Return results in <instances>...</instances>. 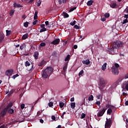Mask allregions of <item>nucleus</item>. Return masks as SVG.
<instances>
[{
	"mask_svg": "<svg viewBox=\"0 0 128 128\" xmlns=\"http://www.w3.org/2000/svg\"><path fill=\"white\" fill-rule=\"evenodd\" d=\"M102 94H98L96 96V98H98V100H100V98H102Z\"/></svg>",
	"mask_w": 128,
	"mask_h": 128,
	"instance_id": "obj_42",
	"label": "nucleus"
},
{
	"mask_svg": "<svg viewBox=\"0 0 128 128\" xmlns=\"http://www.w3.org/2000/svg\"><path fill=\"white\" fill-rule=\"evenodd\" d=\"M24 48V44L20 46V50H22Z\"/></svg>",
	"mask_w": 128,
	"mask_h": 128,
	"instance_id": "obj_51",
	"label": "nucleus"
},
{
	"mask_svg": "<svg viewBox=\"0 0 128 128\" xmlns=\"http://www.w3.org/2000/svg\"><path fill=\"white\" fill-rule=\"evenodd\" d=\"M54 98H52L49 100L48 106H50V108H52V106H54Z\"/></svg>",
	"mask_w": 128,
	"mask_h": 128,
	"instance_id": "obj_9",
	"label": "nucleus"
},
{
	"mask_svg": "<svg viewBox=\"0 0 128 128\" xmlns=\"http://www.w3.org/2000/svg\"><path fill=\"white\" fill-rule=\"evenodd\" d=\"M34 2V0H30L28 4H32V2Z\"/></svg>",
	"mask_w": 128,
	"mask_h": 128,
	"instance_id": "obj_63",
	"label": "nucleus"
},
{
	"mask_svg": "<svg viewBox=\"0 0 128 128\" xmlns=\"http://www.w3.org/2000/svg\"><path fill=\"white\" fill-rule=\"evenodd\" d=\"M76 21L74 20V21H73V22H71L70 23V26H74V24H76Z\"/></svg>",
	"mask_w": 128,
	"mask_h": 128,
	"instance_id": "obj_45",
	"label": "nucleus"
},
{
	"mask_svg": "<svg viewBox=\"0 0 128 128\" xmlns=\"http://www.w3.org/2000/svg\"><path fill=\"white\" fill-rule=\"evenodd\" d=\"M112 112V108H108L107 110V114H108L110 115V114Z\"/></svg>",
	"mask_w": 128,
	"mask_h": 128,
	"instance_id": "obj_29",
	"label": "nucleus"
},
{
	"mask_svg": "<svg viewBox=\"0 0 128 128\" xmlns=\"http://www.w3.org/2000/svg\"><path fill=\"white\" fill-rule=\"evenodd\" d=\"M96 104L97 106H100V101H96Z\"/></svg>",
	"mask_w": 128,
	"mask_h": 128,
	"instance_id": "obj_60",
	"label": "nucleus"
},
{
	"mask_svg": "<svg viewBox=\"0 0 128 128\" xmlns=\"http://www.w3.org/2000/svg\"><path fill=\"white\" fill-rule=\"evenodd\" d=\"M20 108L24 110V104H22L20 105Z\"/></svg>",
	"mask_w": 128,
	"mask_h": 128,
	"instance_id": "obj_57",
	"label": "nucleus"
},
{
	"mask_svg": "<svg viewBox=\"0 0 128 128\" xmlns=\"http://www.w3.org/2000/svg\"><path fill=\"white\" fill-rule=\"evenodd\" d=\"M41 74L42 78H48V66H47L46 68L43 70Z\"/></svg>",
	"mask_w": 128,
	"mask_h": 128,
	"instance_id": "obj_3",
	"label": "nucleus"
},
{
	"mask_svg": "<svg viewBox=\"0 0 128 128\" xmlns=\"http://www.w3.org/2000/svg\"><path fill=\"white\" fill-rule=\"evenodd\" d=\"M86 118V114L84 113H82V114H81L80 118L82 119V118Z\"/></svg>",
	"mask_w": 128,
	"mask_h": 128,
	"instance_id": "obj_47",
	"label": "nucleus"
},
{
	"mask_svg": "<svg viewBox=\"0 0 128 128\" xmlns=\"http://www.w3.org/2000/svg\"><path fill=\"white\" fill-rule=\"evenodd\" d=\"M14 14V10H12L10 12V16H12Z\"/></svg>",
	"mask_w": 128,
	"mask_h": 128,
	"instance_id": "obj_40",
	"label": "nucleus"
},
{
	"mask_svg": "<svg viewBox=\"0 0 128 128\" xmlns=\"http://www.w3.org/2000/svg\"><path fill=\"white\" fill-rule=\"evenodd\" d=\"M82 63L84 64H86V65H88V64H90V60L88 59H87L86 60H84L82 61Z\"/></svg>",
	"mask_w": 128,
	"mask_h": 128,
	"instance_id": "obj_11",
	"label": "nucleus"
},
{
	"mask_svg": "<svg viewBox=\"0 0 128 128\" xmlns=\"http://www.w3.org/2000/svg\"><path fill=\"white\" fill-rule=\"evenodd\" d=\"M38 12H35V14L34 15V20H36V18H38Z\"/></svg>",
	"mask_w": 128,
	"mask_h": 128,
	"instance_id": "obj_31",
	"label": "nucleus"
},
{
	"mask_svg": "<svg viewBox=\"0 0 128 128\" xmlns=\"http://www.w3.org/2000/svg\"><path fill=\"white\" fill-rule=\"evenodd\" d=\"M24 66L27 68V70L28 72H30V70H34V64L30 60H26L24 62Z\"/></svg>",
	"mask_w": 128,
	"mask_h": 128,
	"instance_id": "obj_2",
	"label": "nucleus"
},
{
	"mask_svg": "<svg viewBox=\"0 0 128 128\" xmlns=\"http://www.w3.org/2000/svg\"><path fill=\"white\" fill-rule=\"evenodd\" d=\"M93 2H94L92 0H90L88 2L87 6H92V4Z\"/></svg>",
	"mask_w": 128,
	"mask_h": 128,
	"instance_id": "obj_30",
	"label": "nucleus"
},
{
	"mask_svg": "<svg viewBox=\"0 0 128 128\" xmlns=\"http://www.w3.org/2000/svg\"><path fill=\"white\" fill-rule=\"evenodd\" d=\"M60 38H56L55 40H54L52 42L51 44H60Z\"/></svg>",
	"mask_w": 128,
	"mask_h": 128,
	"instance_id": "obj_8",
	"label": "nucleus"
},
{
	"mask_svg": "<svg viewBox=\"0 0 128 128\" xmlns=\"http://www.w3.org/2000/svg\"><path fill=\"white\" fill-rule=\"evenodd\" d=\"M71 108H76V102H72L70 103Z\"/></svg>",
	"mask_w": 128,
	"mask_h": 128,
	"instance_id": "obj_27",
	"label": "nucleus"
},
{
	"mask_svg": "<svg viewBox=\"0 0 128 128\" xmlns=\"http://www.w3.org/2000/svg\"><path fill=\"white\" fill-rule=\"evenodd\" d=\"M70 60V55L68 54L66 57L64 59L65 62H68V60Z\"/></svg>",
	"mask_w": 128,
	"mask_h": 128,
	"instance_id": "obj_23",
	"label": "nucleus"
},
{
	"mask_svg": "<svg viewBox=\"0 0 128 128\" xmlns=\"http://www.w3.org/2000/svg\"><path fill=\"white\" fill-rule=\"evenodd\" d=\"M100 86H106V80L103 78H101L100 80Z\"/></svg>",
	"mask_w": 128,
	"mask_h": 128,
	"instance_id": "obj_10",
	"label": "nucleus"
},
{
	"mask_svg": "<svg viewBox=\"0 0 128 128\" xmlns=\"http://www.w3.org/2000/svg\"><path fill=\"white\" fill-rule=\"evenodd\" d=\"M40 54V53H38V52L36 51L34 54V58L35 60H38V55Z\"/></svg>",
	"mask_w": 128,
	"mask_h": 128,
	"instance_id": "obj_15",
	"label": "nucleus"
},
{
	"mask_svg": "<svg viewBox=\"0 0 128 128\" xmlns=\"http://www.w3.org/2000/svg\"><path fill=\"white\" fill-rule=\"evenodd\" d=\"M86 102V98H84L83 102L81 103L80 106H84V104Z\"/></svg>",
	"mask_w": 128,
	"mask_h": 128,
	"instance_id": "obj_58",
	"label": "nucleus"
},
{
	"mask_svg": "<svg viewBox=\"0 0 128 128\" xmlns=\"http://www.w3.org/2000/svg\"><path fill=\"white\" fill-rule=\"evenodd\" d=\"M67 68H68V64H65L64 66L63 67V68H62L64 72H66Z\"/></svg>",
	"mask_w": 128,
	"mask_h": 128,
	"instance_id": "obj_35",
	"label": "nucleus"
},
{
	"mask_svg": "<svg viewBox=\"0 0 128 128\" xmlns=\"http://www.w3.org/2000/svg\"><path fill=\"white\" fill-rule=\"evenodd\" d=\"M52 56H54L55 58H56V56H58V53L54 51L52 52Z\"/></svg>",
	"mask_w": 128,
	"mask_h": 128,
	"instance_id": "obj_24",
	"label": "nucleus"
},
{
	"mask_svg": "<svg viewBox=\"0 0 128 128\" xmlns=\"http://www.w3.org/2000/svg\"><path fill=\"white\" fill-rule=\"evenodd\" d=\"M54 72V68L52 67H48V73L52 74Z\"/></svg>",
	"mask_w": 128,
	"mask_h": 128,
	"instance_id": "obj_26",
	"label": "nucleus"
},
{
	"mask_svg": "<svg viewBox=\"0 0 128 128\" xmlns=\"http://www.w3.org/2000/svg\"><path fill=\"white\" fill-rule=\"evenodd\" d=\"M40 114H42V112H40V111H38V112H37V116H40Z\"/></svg>",
	"mask_w": 128,
	"mask_h": 128,
	"instance_id": "obj_61",
	"label": "nucleus"
},
{
	"mask_svg": "<svg viewBox=\"0 0 128 128\" xmlns=\"http://www.w3.org/2000/svg\"><path fill=\"white\" fill-rule=\"evenodd\" d=\"M14 72V70L10 69L8 70L6 72V76H12V73Z\"/></svg>",
	"mask_w": 128,
	"mask_h": 128,
	"instance_id": "obj_5",
	"label": "nucleus"
},
{
	"mask_svg": "<svg viewBox=\"0 0 128 128\" xmlns=\"http://www.w3.org/2000/svg\"><path fill=\"white\" fill-rule=\"evenodd\" d=\"M74 28L76 30H80V26H78L77 24L74 25Z\"/></svg>",
	"mask_w": 128,
	"mask_h": 128,
	"instance_id": "obj_54",
	"label": "nucleus"
},
{
	"mask_svg": "<svg viewBox=\"0 0 128 128\" xmlns=\"http://www.w3.org/2000/svg\"><path fill=\"white\" fill-rule=\"evenodd\" d=\"M46 32V28H41L40 30V32Z\"/></svg>",
	"mask_w": 128,
	"mask_h": 128,
	"instance_id": "obj_34",
	"label": "nucleus"
},
{
	"mask_svg": "<svg viewBox=\"0 0 128 128\" xmlns=\"http://www.w3.org/2000/svg\"><path fill=\"white\" fill-rule=\"evenodd\" d=\"M108 108H110V105L109 104H107L106 105L105 108H102L103 110H104V112H106V110H108Z\"/></svg>",
	"mask_w": 128,
	"mask_h": 128,
	"instance_id": "obj_36",
	"label": "nucleus"
},
{
	"mask_svg": "<svg viewBox=\"0 0 128 128\" xmlns=\"http://www.w3.org/2000/svg\"><path fill=\"white\" fill-rule=\"evenodd\" d=\"M76 7H74L70 8V10H69V12H74V10H76Z\"/></svg>",
	"mask_w": 128,
	"mask_h": 128,
	"instance_id": "obj_37",
	"label": "nucleus"
},
{
	"mask_svg": "<svg viewBox=\"0 0 128 128\" xmlns=\"http://www.w3.org/2000/svg\"><path fill=\"white\" fill-rule=\"evenodd\" d=\"M125 88L126 90H128V82L126 84Z\"/></svg>",
	"mask_w": 128,
	"mask_h": 128,
	"instance_id": "obj_56",
	"label": "nucleus"
},
{
	"mask_svg": "<svg viewBox=\"0 0 128 128\" xmlns=\"http://www.w3.org/2000/svg\"><path fill=\"white\" fill-rule=\"evenodd\" d=\"M28 38V33H26L22 36V40H26V38Z\"/></svg>",
	"mask_w": 128,
	"mask_h": 128,
	"instance_id": "obj_17",
	"label": "nucleus"
},
{
	"mask_svg": "<svg viewBox=\"0 0 128 128\" xmlns=\"http://www.w3.org/2000/svg\"><path fill=\"white\" fill-rule=\"evenodd\" d=\"M82 74H84V70H81L78 74V76H82Z\"/></svg>",
	"mask_w": 128,
	"mask_h": 128,
	"instance_id": "obj_48",
	"label": "nucleus"
},
{
	"mask_svg": "<svg viewBox=\"0 0 128 128\" xmlns=\"http://www.w3.org/2000/svg\"><path fill=\"white\" fill-rule=\"evenodd\" d=\"M104 112H106L104 110H100V111L97 114V116H98V118H100V116H104Z\"/></svg>",
	"mask_w": 128,
	"mask_h": 128,
	"instance_id": "obj_7",
	"label": "nucleus"
},
{
	"mask_svg": "<svg viewBox=\"0 0 128 128\" xmlns=\"http://www.w3.org/2000/svg\"><path fill=\"white\" fill-rule=\"evenodd\" d=\"M40 46H46V43L44 42H41L40 44Z\"/></svg>",
	"mask_w": 128,
	"mask_h": 128,
	"instance_id": "obj_53",
	"label": "nucleus"
},
{
	"mask_svg": "<svg viewBox=\"0 0 128 128\" xmlns=\"http://www.w3.org/2000/svg\"><path fill=\"white\" fill-rule=\"evenodd\" d=\"M8 114H12L14 112V110L12 108H9L8 109Z\"/></svg>",
	"mask_w": 128,
	"mask_h": 128,
	"instance_id": "obj_18",
	"label": "nucleus"
},
{
	"mask_svg": "<svg viewBox=\"0 0 128 128\" xmlns=\"http://www.w3.org/2000/svg\"><path fill=\"white\" fill-rule=\"evenodd\" d=\"M110 8H116V3L112 2L110 4Z\"/></svg>",
	"mask_w": 128,
	"mask_h": 128,
	"instance_id": "obj_14",
	"label": "nucleus"
},
{
	"mask_svg": "<svg viewBox=\"0 0 128 128\" xmlns=\"http://www.w3.org/2000/svg\"><path fill=\"white\" fill-rule=\"evenodd\" d=\"M122 80V78L120 77L116 81V84H120V82Z\"/></svg>",
	"mask_w": 128,
	"mask_h": 128,
	"instance_id": "obj_21",
	"label": "nucleus"
},
{
	"mask_svg": "<svg viewBox=\"0 0 128 128\" xmlns=\"http://www.w3.org/2000/svg\"><path fill=\"white\" fill-rule=\"evenodd\" d=\"M46 64V62L44 60H42L41 62L39 63L38 66H44L45 64Z\"/></svg>",
	"mask_w": 128,
	"mask_h": 128,
	"instance_id": "obj_13",
	"label": "nucleus"
},
{
	"mask_svg": "<svg viewBox=\"0 0 128 128\" xmlns=\"http://www.w3.org/2000/svg\"><path fill=\"white\" fill-rule=\"evenodd\" d=\"M38 22V20H36L35 21L33 22L32 24L34 26H36V22Z\"/></svg>",
	"mask_w": 128,
	"mask_h": 128,
	"instance_id": "obj_59",
	"label": "nucleus"
},
{
	"mask_svg": "<svg viewBox=\"0 0 128 128\" xmlns=\"http://www.w3.org/2000/svg\"><path fill=\"white\" fill-rule=\"evenodd\" d=\"M112 72L113 74H114L115 76L118 74L119 71L118 68H116L114 66H112Z\"/></svg>",
	"mask_w": 128,
	"mask_h": 128,
	"instance_id": "obj_6",
	"label": "nucleus"
},
{
	"mask_svg": "<svg viewBox=\"0 0 128 128\" xmlns=\"http://www.w3.org/2000/svg\"><path fill=\"white\" fill-rule=\"evenodd\" d=\"M54 8H55L54 6V5H52L51 8L49 10V12L50 11V10H54Z\"/></svg>",
	"mask_w": 128,
	"mask_h": 128,
	"instance_id": "obj_46",
	"label": "nucleus"
},
{
	"mask_svg": "<svg viewBox=\"0 0 128 128\" xmlns=\"http://www.w3.org/2000/svg\"><path fill=\"white\" fill-rule=\"evenodd\" d=\"M63 14H64V18H68L70 16L68 14V13L66 12H63Z\"/></svg>",
	"mask_w": 128,
	"mask_h": 128,
	"instance_id": "obj_33",
	"label": "nucleus"
},
{
	"mask_svg": "<svg viewBox=\"0 0 128 128\" xmlns=\"http://www.w3.org/2000/svg\"><path fill=\"white\" fill-rule=\"evenodd\" d=\"M6 114V111L5 110H2V112H1V116H4V115Z\"/></svg>",
	"mask_w": 128,
	"mask_h": 128,
	"instance_id": "obj_28",
	"label": "nucleus"
},
{
	"mask_svg": "<svg viewBox=\"0 0 128 128\" xmlns=\"http://www.w3.org/2000/svg\"><path fill=\"white\" fill-rule=\"evenodd\" d=\"M14 90L12 89V90L10 92H9V94H14Z\"/></svg>",
	"mask_w": 128,
	"mask_h": 128,
	"instance_id": "obj_52",
	"label": "nucleus"
},
{
	"mask_svg": "<svg viewBox=\"0 0 128 128\" xmlns=\"http://www.w3.org/2000/svg\"><path fill=\"white\" fill-rule=\"evenodd\" d=\"M128 22V19H125L124 20H123L122 22V24H126Z\"/></svg>",
	"mask_w": 128,
	"mask_h": 128,
	"instance_id": "obj_41",
	"label": "nucleus"
},
{
	"mask_svg": "<svg viewBox=\"0 0 128 128\" xmlns=\"http://www.w3.org/2000/svg\"><path fill=\"white\" fill-rule=\"evenodd\" d=\"M6 36H10V32H12V31L11 30H6Z\"/></svg>",
	"mask_w": 128,
	"mask_h": 128,
	"instance_id": "obj_44",
	"label": "nucleus"
},
{
	"mask_svg": "<svg viewBox=\"0 0 128 128\" xmlns=\"http://www.w3.org/2000/svg\"><path fill=\"white\" fill-rule=\"evenodd\" d=\"M59 106H60V108H62L64 106V103L62 102H60Z\"/></svg>",
	"mask_w": 128,
	"mask_h": 128,
	"instance_id": "obj_25",
	"label": "nucleus"
},
{
	"mask_svg": "<svg viewBox=\"0 0 128 128\" xmlns=\"http://www.w3.org/2000/svg\"><path fill=\"white\" fill-rule=\"evenodd\" d=\"M106 63H104V65L102 66V70H106V66H107Z\"/></svg>",
	"mask_w": 128,
	"mask_h": 128,
	"instance_id": "obj_19",
	"label": "nucleus"
},
{
	"mask_svg": "<svg viewBox=\"0 0 128 128\" xmlns=\"http://www.w3.org/2000/svg\"><path fill=\"white\" fill-rule=\"evenodd\" d=\"M88 100L89 102H92L94 100V96L92 95H90L88 98Z\"/></svg>",
	"mask_w": 128,
	"mask_h": 128,
	"instance_id": "obj_22",
	"label": "nucleus"
},
{
	"mask_svg": "<svg viewBox=\"0 0 128 128\" xmlns=\"http://www.w3.org/2000/svg\"><path fill=\"white\" fill-rule=\"evenodd\" d=\"M4 38V34H0V42H2Z\"/></svg>",
	"mask_w": 128,
	"mask_h": 128,
	"instance_id": "obj_20",
	"label": "nucleus"
},
{
	"mask_svg": "<svg viewBox=\"0 0 128 128\" xmlns=\"http://www.w3.org/2000/svg\"><path fill=\"white\" fill-rule=\"evenodd\" d=\"M104 88H106V85H104V86H100L99 87V89L100 90V92H101V94H104Z\"/></svg>",
	"mask_w": 128,
	"mask_h": 128,
	"instance_id": "obj_12",
	"label": "nucleus"
},
{
	"mask_svg": "<svg viewBox=\"0 0 128 128\" xmlns=\"http://www.w3.org/2000/svg\"><path fill=\"white\" fill-rule=\"evenodd\" d=\"M14 8H22V6L20 5V4H18L16 2H14Z\"/></svg>",
	"mask_w": 128,
	"mask_h": 128,
	"instance_id": "obj_16",
	"label": "nucleus"
},
{
	"mask_svg": "<svg viewBox=\"0 0 128 128\" xmlns=\"http://www.w3.org/2000/svg\"><path fill=\"white\" fill-rule=\"evenodd\" d=\"M104 16L106 18H110V13H106L104 14Z\"/></svg>",
	"mask_w": 128,
	"mask_h": 128,
	"instance_id": "obj_49",
	"label": "nucleus"
},
{
	"mask_svg": "<svg viewBox=\"0 0 128 128\" xmlns=\"http://www.w3.org/2000/svg\"><path fill=\"white\" fill-rule=\"evenodd\" d=\"M42 4V0H37V6H40Z\"/></svg>",
	"mask_w": 128,
	"mask_h": 128,
	"instance_id": "obj_32",
	"label": "nucleus"
},
{
	"mask_svg": "<svg viewBox=\"0 0 128 128\" xmlns=\"http://www.w3.org/2000/svg\"><path fill=\"white\" fill-rule=\"evenodd\" d=\"M112 120H110V119L108 120V118H106V121L105 124V128H110V126H112Z\"/></svg>",
	"mask_w": 128,
	"mask_h": 128,
	"instance_id": "obj_4",
	"label": "nucleus"
},
{
	"mask_svg": "<svg viewBox=\"0 0 128 128\" xmlns=\"http://www.w3.org/2000/svg\"><path fill=\"white\" fill-rule=\"evenodd\" d=\"M122 46H124V42L120 41L114 42L113 46L110 49H108L110 54H114L115 50L118 48H122Z\"/></svg>",
	"mask_w": 128,
	"mask_h": 128,
	"instance_id": "obj_1",
	"label": "nucleus"
},
{
	"mask_svg": "<svg viewBox=\"0 0 128 128\" xmlns=\"http://www.w3.org/2000/svg\"><path fill=\"white\" fill-rule=\"evenodd\" d=\"M12 104H8V105L7 106V108H8V109L10 108H12Z\"/></svg>",
	"mask_w": 128,
	"mask_h": 128,
	"instance_id": "obj_50",
	"label": "nucleus"
},
{
	"mask_svg": "<svg viewBox=\"0 0 128 128\" xmlns=\"http://www.w3.org/2000/svg\"><path fill=\"white\" fill-rule=\"evenodd\" d=\"M71 2L72 4H76V0H71Z\"/></svg>",
	"mask_w": 128,
	"mask_h": 128,
	"instance_id": "obj_62",
	"label": "nucleus"
},
{
	"mask_svg": "<svg viewBox=\"0 0 128 128\" xmlns=\"http://www.w3.org/2000/svg\"><path fill=\"white\" fill-rule=\"evenodd\" d=\"M24 26L25 28H28V22H24Z\"/></svg>",
	"mask_w": 128,
	"mask_h": 128,
	"instance_id": "obj_39",
	"label": "nucleus"
},
{
	"mask_svg": "<svg viewBox=\"0 0 128 128\" xmlns=\"http://www.w3.org/2000/svg\"><path fill=\"white\" fill-rule=\"evenodd\" d=\"M20 75L18 74H16L12 76V78H14V80H16V78H18Z\"/></svg>",
	"mask_w": 128,
	"mask_h": 128,
	"instance_id": "obj_43",
	"label": "nucleus"
},
{
	"mask_svg": "<svg viewBox=\"0 0 128 128\" xmlns=\"http://www.w3.org/2000/svg\"><path fill=\"white\" fill-rule=\"evenodd\" d=\"M52 118L53 120H56V116H52Z\"/></svg>",
	"mask_w": 128,
	"mask_h": 128,
	"instance_id": "obj_64",
	"label": "nucleus"
},
{
	"mask_svg": "<svg viewBox=\"0 0 128 128\" xmlns=\"http://www.w3.org/2000/svg\"><path fill=\"white\" fill-rule=\"evenodd\" d=\"M115 67L116 68H120V64H118L116 63L114 64Z\"/></svg>",
	"mask_w": 128,
	"mask_h": 128,
	"instance_id": "obj_55",
	"label": "nucleus"
},
{
	"mask_svg": "<svg viewBox=\"0 0 128 128\" xmlns=\"http://www.w3.org/2000/svg\"><path fill=\"white\" fill-rule=\"evenodd\" d=\"M54 2L56 4V2H58L59 4H62V0H54Z\"/></svg>",
	"mask_w": 128,
	"mask_h": 128,
	"instance_id": "obj_38",
	"label": "nucleus"
}]
</instances>
